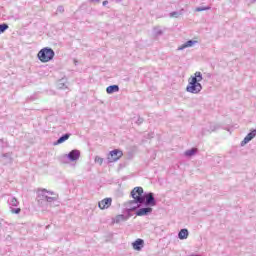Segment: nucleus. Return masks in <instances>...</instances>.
Here are the masks:
<instances>
[{
    "label": "nucleus",
    "instance_id": "6ab92c4d",
    "mask_svg": "<svg viewBox=\"0 0 256 256\" xmlns=\"http://www.w3.org/2000/svg\"><path fill=\"white\" fill-rule=\"evenodd\" d=\"M183 11L185 10L181 9L180 11L171 12L170 17H174L175 19H177L178 17H181V15H183Z\"/></svg>",
    "mask_w": 256,
    "mask_h": 256
},
{
    "label": "nucleus",
    "instance_id": "473e14b6",
    "mask_svg": "<svg viewBox=\"0 0 256 256\" xmlns=\"http://www.w3.org/2000/svg\"><path fill=\"white\" fill-rule=\"evenodd\" d=\"M256 2V0H250V3H255Z\"/></svg>",
    "mask_w": 256,
    "mask_h": 256
},
{
    "label": "nucleus",
    "instance_id": "c756f323",
    "mask_svg": "<svg viewBox=\"0 0 256 256\" xmlns=\"http://www.w3.org/2000/svg\"><path fill=\"white\" fill-rule=\"evenodd\" d=\"M46 195H55V192L46 190Z\"/></svg>",
    "mask_w": 256,
    "mask_h": 256
},
{
    "label": "nucleus",
    "instance_id": "0eeeda50",
    "mask_svg": "<svg viewBox=\"0 0 256 256\" xmlns=\"http://www.w3.org/2000/svg\"><path fill=\"white\" fill-rule=\"evenodd\" d=\"M153 213V208L151 206H146L144 208H137L136 209V216L137 217H145L147 215H151Z\"/></svg>",
    "mask_w": 256,
    "mask_h": 256
},
{
    "label": "nucleus",
    "instance_id": "2f4dec72",
    "mask_svg": "<svg viewBox=\"0 0 256 256\" xmlns=\"http://www.w3.org/2000/svg\"><path fill=\"white\" fill-rule=\"evenodd\" d=\"M10 18H12V19H14V21H17L18 19H19V16H16V17H10Z\"/></svg>",
    "mask_w": 256,
    "mask_h": 256
},
{
    "label": "nucleus",
    "instance_id": "6e6552de",
    "mask_svg": "<svg viewBox=\"0 0 256 256\" xmlns=\"http://www.w3.org/2000/svg\"><path fill=\"white\" fill-rule=\"evenodd\" d=\"M67 159H69V161H79V157H81V151L74 149L71 150L67 155H66Z\"/></svg>",
    "mask_w": 256,
    "mask_h": 256
},
{
    "label": "nucleus",
    "instance_id": "f704fd0d",
    "mask_svg": "<svg viewBox=\"0 0 256 256\" xmlns=\"http://www.w3.org/2000/svg\"><path fill=\"white\" fill-rule=\"evenodd\" d=\"M118 1H123V0H118Z\"/></svg>",
    "mask_w": 256,
    "mask_h": 256
},
{
    "label": "nucleus",
    "instance_id": "7c9ffc66",
    "mask_svg": "<svg viewBox=\"0 0 256 256\" xmlns=\"http://www.w3.org/2000/svg\"><path fill=\"white\" fill-rule=\"evenodd\" d=\"M101 0H90L91 3H99Z\"/></svg>",
    "mask_w": 256,
    "mask_h": 256
},
{
    "label": "nucleus",
    "instance_id": "39448f33",
    "mask_svg": "<svg viewBox=\"0 0 256 256\" xmlns=\"http://www.w3.org/2000/svg\"><path fill=\"white\" fill-rule=\"evenodd\" d=\"M38 199L46 201L50 207H53V203H56L57 201V197L47 195V189H38Z\"/></svg>",
    "mask_w": 256,
    "mask_h": 256
},
{
    "label": "nucleus",
    "instance_id": "412c9836",
    "mask_svg": "<svg viewBox=\"0 0 256 256\" xmlns=\"http://www.w3.org/2000/svg\"><path fill=\"white\" fill-rule=\"evenodd\" d=\"M154 35L156 37H159V36L163 35V30H161V28H159V27H155L154 28Z\"/></svg>",
    "mask_w": 256,
    "mask_h": 256
},
{
    "label": "nucleus",
    "instance_id": "9d476101",
    "mask_svg": "<svg viewBox=\"0 0 256 256\" xmlns=\"http://www.w3.org/2000/svg\"><path fill=\"white\" fill-rule=\"evenodd\" d=\"M111 203H113V199H111V198H105V199L101 200V201L98 203V207H99V209H101V210L109 209V206L111 205Z\"/></svg>",
    "mask_w": 256,
    "mask_h": 256
},
{
    "label": "nucleus",
    "instance_id": "20e7f679",
    "mask_svg": "<svg viewBox=\"0 0 256 256\" xmlns=\"http://www.w3.org/2000/svg\"><path fill=\"white\" fill-rule=\"evenodd\" d=\"M144 193H145V191L143 190V187H141V186L135 187L131 191V197L134 200L128 202V209H129V207H135V205H137V203L141 201V198L143 197Z\"/></svg>",
    "mask_w": 256,
    "mask_h": 256
},
{
    "label": "nucleus",
    "instance_id": "f8f14e48",
    "mask_svg": "<svg viewBox=\"0 0 256 256\" xmlns=\"http://www.w3.org/2000/svg\"><path fill=\"white\" fill-rule=\"evenodd\" d=\"M106 93L108 95H113V93H119V85H110L106 88Z\"/></svg>",
    "mask_w": 256,
    "mask_h": 256
},
{
    "label": "nucleus",
    "instance_id": "a211bd4d",
    "mask_svg": "<svg viewBox=\"0 0 256 256\" xmlns=\"http://www.w3.org/2000/svg\"><path fill=\"white\" fill-rule=\"evenodd\" d=\"M197 154V148H191L184 152L185 157H193V155Z\"/></svg>",
    "mask_w": 256,
    "mask_h": 256
},
{
    "label": "nucleus",
    "instance_id": "f3484780",
    "mask_svg": "<svg viewBox=\"0 0 256 256\" xmlns=\"http://www.w3.org/2000/svg\"><path fill=\"white\" fill-rule=\"evenodd\" d=\"M129 216H125V214L117 215L114 219V223H123V221H127Z\"/></svg>",
    "mask_w": 256,
    "mask_h": 256
},
{
    "label": "nucleus",
    "instance_id": "f257e3e1",
    "mask_svg": "<svg viewBox=\"0 0 256 256\" xmlns=\"http://www.w3.org/2000/svg\"><path fill=\"white\" fill-rule=\"evenodd\" d=\"M201 81H203V74L199 71L195 72L194 75L188 79V85L186 87L187 93H192L193 95L201 93V91H203Z\"/></svg>",
    "mask_w": 256,
    "mask_h": 256
},
{
    "label": "nucleus",
    "instance_id": "b1692460",
    "mask_svg": "<svg viewBox=\"0 0 256 256\" xmlns=\"http://www.w3.org/2000/svg\"><path fill=\"white\" fill-rule=\"evenodd\" d=\"M209 9H211V7L207 6V7H197L196 11L199 13L201 11H209Z\"/></svg>",
    "mask_w": 256,
    "mask_h": 256
},
{
    "label": "nucleus",
    "instance_id": "9b49d317",
    "mask_svg": "<svg viewBox=\"0 0 256 256\" xmlns=\"http://www.w3.org/2000/svg\"><path fill=\"white\" fill-rule=\"evenodd\" d=\"M1 163L3 165H12L13 164V156L11 153H5L2 155Z\"/></svg>",
    "mask_w": 256,
    "mask_h": 256
},
{
    "label": "nucleus",
    "instance_id": "cd10ccee",
    "mask_svg": "<svg viewBox=\"0 0 256 256\" xmlns=\"http://www.w3.org/2000/svg\"><path fill=\"white\" fill-rule=\"evenodd\" d=\"M137 125H141L143 123V118L139 117L136 121Z\"/></svg>",
    "mask_w": 256,
    "mask_h": 256
},
{
    "label": "nucleus",
    "instance_id": "5701e85b",
    "mask_svg": "<svg viewBox=\"0 0 256 256\" xmlns=\"http://www.w3.org/2000/svg\"><path fill=\"white\" fill-rule=\"evenodd\" d=\"M10 211L14 215H19V213H21V208H10Z\"/></svg>",
    "mask_w": 256,
    "mask_h": 256
},
{
    "label": "nucleus",
    "instance_id": "2eb2a0df",
    "mask_svg": "<svg viewBox=\"0 0 256 256\" xmlns=\"http://www.w3.org/2000/svg\"><path fill=\"white\" fill-rule=\"evenodd\" d=\"M187 237H189V230H187L186 228L181 229L178 233V239L184 240L187 239Z\"/></svg>",
    "mask_w": 256,
    "mask_h": 256
},
{
    "label": "nucleus",
    "instance_id": "1a4fd4ad",
    "mask_svg": "<svg viewBox=\"0 0 256 256\" xmlns=\"http://www.w3.org/2000/svg\"><path fill=\"white\" fill-rule=\"evenodd\" d=\"M145 247V240L138 238L132 243L134 251H141Z\"/></svg>",
    "mask_w": 256,
    "mask_h": 256
},
{
    "label": "nucleus",
    "instance_id": "ddd939ff",
    "mask_svg": "<svg viewBox=\"0 0 256 256\" xmlns=\"http://www.w3.org/2000/svg\"><path fill=\"white\" fill-rule=\"evenodd\" d=\"M69 137H71V133L63 134L53 145H61V143H65V141L69 140Z\"/></svg>",
    "mask_w": 256,
    "mask_h": 256
},
{
    "label": "nucleus",
    "instance_id": "423d86ee",
    "mask_svg": "<svg viewBox=\"0 0 256 256\" xmlns=\"http://www.w3.org/2000/svg\"><path fill=\"white\" fill-rule=\"evenodd\" d=\"M121 157H123V151H121L120 149H114L108 154V163H116V161H119Z\"/></svg>",
    "mask_w": 256,
    "mask_h": 256
},
{
    "label": "nucleus",
    "instance_id": "7ed1b4c3",
    "mask_svg": "<svg viewBox=\"0 0 256 256\" xmlns=\"http://www.w3.org/2000/svg\"><path fill=\"white\" fill-rule=\"evenodd\" d=\"M37 57L41 63H49V61H53L55 51L52 48L45 47L38 52Z\"/></svg>",
    "mask_w": 256,
    "mask_h": 256
},
{
    "label": "nucleus",
    "instance_id": "bb28decb",
    "mask_svg": "<svg viewBox=\"0 0 256 256\" xmlns=\"http://www.w3.org/2000/svg\"><path fill=\"white\" fill-rule=\"evenodd\" d=\"M58 87L59 89H67V85H65V83H59Z\"/></svg>",
    "mask_w": 256,
    "mask_h": 256
},
{
    "label": "nucleus",
    "instance_id": "4468645a",
    "mask_svg": "<svg viewBox=\"0 0 256 256\" xmlns=\"http://www.w3.org/2000/svg\"><path fill=\"white\" fill-rule=\"evenodd\" d=\"M8 205L11 208L13 207H19V200H17V198L11 196L10 198H8Z\"/></svg>",
    "mask_w": 256,
    "mask_h": 256
},
{
    "label": "nucleus",
    "instance_id": "aec40b11",
    "mask_svg": "<svg viewBox=\"0 0 256 256\" xmlns=\"http://www.w3.org/2000/svg\"><path fill=\"white\" fill-rule=\"evenodd\" d=\"M7 29H9V25L7 23L0 24V35H2V33L6 32Z\"/></svg>",
    "mask_w": 256,
    "mask_h": 256
},
{
    "label": "nucleus",
    "instance_id": "a878e982",
    "mask_svg": "<svg viewBox=\"0 0 256 256\" xmlns=\"http://www.w3.org/2000/svg\"><path fill=\"white\" fill-rule=\"evenodd\" d=\"M65 8L63 6H58L57 13H64Z\"/></svg>",
    "mask_w": 256,
    "mask_h": 256
},
{
    "label": "nucleus",
    "instance_id": "72a5a7b5",
    "mask_svg": "<svg viewBox=\"0 0 256 256\" xmlns=\"http://www.w3.org/2000/svg\"><path fill=\"white\" fill-rule=\"evenodd\" d=\"M77 63H78L77 60H74V65H77Z\"/></svg>",
    "mask_w": 256,
    "mask_h": 256
},
{
    "label": "nucleus",
    "instance_id": "dca6fc26",
    "mask_svg": "<svg viewBox=\"0 0 256 256\" xmlns=\"http://www.w3.org/2000/svg\"><path fill=\"white\" fill-rule=\"evenodd\" d=\"M197 43L195 40H188L186 43H184L182 46H180L178 49L179 51H183V49H187V47H193Z\"/></svg>",
    "mask_w": 256,
    "mask_h": 256
},
{
    "label": "nucleus",
    "instance_id": "393cba45",
    "mask_svg": "<svg viewBox=\"0 0 256 256\" xmlns=\"http://www.w3.org/2000/svg\"><path fill=\"white\" fill-rule=\"evenodd\" d=\"M217 129H219V126H217L216 124H211L210 125V130L211 131H217Z\"/></svg>",
    "mask_w": 256,
    "mask_h": 256
},
{
    "label": "nucleus",
    "instance_id": "f03ea898",
    "mask_svg": "<svg viewBox=\"0 0 256 256\" xmlns=\"http://www.w3.org/2000/svg\"><path fill=\"white\" fill-rule=\"evenodd\" d=\"M155 207L157 205V200L155 199V194L153 192H144L142 194L141 201L138 202L135 206H130L127 208L128 213H131L132 211H137L139 207Z\"/></svg>",
    "mask_w": 256,
    "mask_h": 256
},
{
    "label": "nucleus",
    "instance_id": "4be33fe9",
    "mask_svg": "<svg viewBox=\"0 0 256 256\" xmlns=\"http://www.w3.org/2000/svg\"><path fill=\"white\" fill-rule=\"evenodd\" d=\"M95 163H97L98 165H103V161L104 159L99 157V156H96L95 159H94Z\"/></svg>",
    "mask_w": 256,
    "mask_h": 256
},
{
    "label": "nucleus",
    "instance_id": "c85d7f7f",
    "mask_svg": "<svg viewBox=\"0 0 256 256\" xmlns=\"http://www.w3.org/2000/svg\"><path fill=\"white\" fill-rule=\"evenodd\" d=\"M102 5H103V7H107V5H109V1H107V0L103 1Z\"/></svg>",
    "mask_w": 256,
    "mask_h": 256
}]
</instances>
